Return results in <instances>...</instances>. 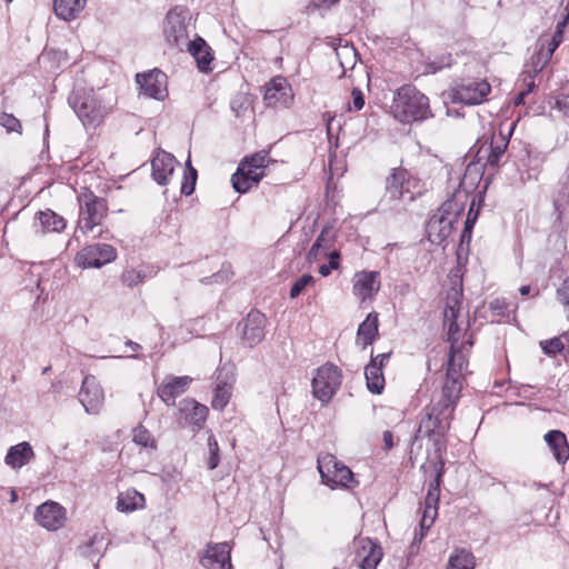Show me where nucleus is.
Here are the masks:
<instances>
[{"label": "nucleus", "mask_w": 569, "mask_h": 569, "mask_svg": "<svg viewBox=\"0 0 569 569\" xmlns=\"http://www.w3.org/2000/svg\"><path fill=\"white\" fill-rule=\"evenodd\" d=\"M336 232L332 227H323L307 254L309 262L331 258L333 252H339L335 247Z\"/></svg>", "instance_id": "obj_18"}, {"label": "nucleus", "mask_w": 569, "mask_h": 569, "mask_svg": "<svg viewBox=\"0 0 569 569\" xmlns=\"http://www.w3.org/2000/svg\"><path fill=\"white\" fill-rule=\"evenodd\" d=\"M382 439H383L385 448L387 450H390L393 448V435L391 431L386 430L382 435Z\"/></svg>", "instance_id": "obj_59"}, {"label": "nucleus", "mask_w": 569, "mask_h": 569, "mask_svg": "<svg viewBox=\"0 0 569 569\" xmlns=\"http://www.w3.org/2000/svg\"><path fill=\"white\" fill-rule=\"evenodd\" d=\"M365 376L369 391L377 395L381 393L385 388V377L376 359H371L370 363L366 366Z\"/></svg>", "instance_id": "obj_30"}, {"label": "nucleus", "mask_w": 569, "mask_h": 569, "mask_svg": "<svg viewBox=\"0 0 569 569\" xmlns=\"http://www.w3.org/2000/svg\"><path fill=\"white\" fill-rule=\"evenodd\" d=\"M37 219L42 233L61 232L67 226L63 217L57 214L52 210L39 211L37 213Z\"/></svg>", "instance_id": "obj_29"}, {"label": "nucleus", "mask_w": 569, "mask_h": 569, "mask_svg": "<svg viewBox=\"0 0 569 569\" xmlns=\"http://www.w3.org/2000/svg\"><path fill=\"white\" fill-rule=\"evenodd\" d=\"M391 112L395 119L402 123L423 121L433 116L428 97L410 84L402 86L396 91Z\"/></svg>", "instance_id": "obj_2"}, {"label": "nucleus", "mask_w": 569, "mask_h": 569, "mask_svg": "<svg viewBox=\"0 0 569 569\" xmlns=\"http://www.w3.org/2000/svg\"><path fill=\"white\" fill-rule=\"evenodd\" d=\"M179 411L189 425L199 430L207 420L209 409L194 399L187 398L180 401Z\"/></svg>", "instance_id": "obj_22"}, {"label": "nucleus", "mask_w": 569, "mask_h": 569, "mask_svg": "<svg viewBox=\"0 0 569 569\" xmlns=\"http://www.w3.org/2000/svg\"><path fill=\"white\" fill-rule=\"evenodd\" d=\"M102 541H103V537L96 533L93 535L89 542L86 545V550L83 551V553H86L87 556H91L93 553H99L100 549L99 548H96V545H102Z\"/></svg>", "instance_id": "obj_57"}, {"label": "nucleus", "mask_w": 569, "mask_h": 569, "mask_svg": "<svg viewBox=\"0 0 569 569\" xmlns=\"http://www.w3.org/2000/svg\"><path fill=\"white\" fill-rule=\"evenodd\" d=\"M560 40L539 39L537 47L541 48L548 57H552L556 49L559 47Z\"/></svg>", "instance_id": "obj_55"}, {"label": "nucleus", "mask_w": 569, "mask_h": 569, "mask_svg": "<svg viewBox=\"0 0 569 569\" xmlns=\"http://www.w3.org/2000/svg\"><path fill=\"white\" fill-rule=\"evenodd\" d=\"M508 147V140L500 133L493 136L488 148L480 150L487 153L486 164L496 167L499 164L501 157Z\"/></svg>", "instance_id": "obj_33"}, {"label": "nucleus", "mask_w": 569, "mask_h": 569, "mask_svg": "<svg viewBox=\"0 0 569 569\" xmlns=\"http://www.w3.org/2000/svg\"><path fill=\"white\" fill-rule=\"evenodd\" d=\"M411 184L402 183L403 199L407 201H412L415 199V193L410 190Z\"/></svg>", "instance_id": "obj_61"}, {"label": "nucleus", "mask_w": 569, "mask_h": 569, "mask_svg": "<svg viewBox=\"0 0 569 569\" xmlns=\"http://www.w3.org/2000/svg\"><path fill=\"white\" fill-rule=\"evenodd\" d=\"M87 0H54L53 9L58 18L70 21L84 9Z\"/></svg>", "instance_id": "obj_27"}, {"label": "nucleus", "mask_w": 569, "mask_h": 569, "mask_svg": "<svg viewBox=\"0 0 569 569\" xmlns=\"http://www.w3.org/2000/svg\"><path fill=\"white\" fill-rule=\"evenodd\" d=\"M433 521H435L433 518L422 517L420 520V527L421 528H430L432 526Z\"/></svg>", "instance_id": "obj_63"}, {"label": "nucleus", "mask_w": 569, "mask_h": 569, "mask_svg": "<svg viewBox=\"0 0 569 569\" xmlns=\"http://www.w3.org/2000/svg\"><path fill=\"white\" fill-rule=\"evenodd\" d=\"M230 551L228 542L208 543L200 562L206 569H231Z\"/></svg>", "instance_id": "obj_16"}, {"label": "nucleus", "mask_w": 569, "mask_h": 569, "mask_svg": "<svg viewBox=\"0 0 569 569\" xmlns=\"http://www.w3.org/2000/svg\"><path fill=\"white\" fill-rule=\"evenodd\" d=\"M473 204L475 202L472 201L470 208H469V211H468V216H467V219L465 221V228H463V231H462V234H461V239L462 241L465 239H470L471 238V230L476 223V220L478 218V211H473Z\"/></svg>", "instance_id": "obj_50"}, {"label": "nucleus", "mask_w": 569, "mask_h": 569, "mask_svg": "<svg viewBox=\"0 0 569 569\" xmlns=\"http://www.w3.org/2000/svg\"><path fill=\"white\" fill-rule=\"evenodd\" d=\"M545 440L550 447L555 458L559 463H563L569 458V446L566 436L559 430H551L545 435Z\"/></svg>", "instance_id": "obj_25"}, {"label": "nucleus", "mask_w": 569, "mask_h": 569, "mask_svg": "<svg viewBox=\"0 0 569 569\" xmlns=\"http://www.w3.org/2000/svg\"><path fill=\"white\" fill-rule=\"evenodd\" d=\"M536 53L531 58V72L533 74H537L543 70V68L549 63L550 57L546 54V52L537 47Z\"/></svg>", "instance_id": "obj_46"}, {"label": "nucleus", "mask_w": 569, "mask_h": 569, "mask_svg": "<svg viewBox=\"0 0 569 569\" xmlns=\"http://www.w3.org/2000/svg\"><path fill=\"white\" fill-rule=\"evenodd\" d=\"M79 401L89 415H96L102 408L104 392L94 376L88 375L84 377L79 392Z\"/></svg>", "instance_id": "obj_13"}, {"label": "nucleus", "mask_w": 569, "mask_h": 569, "mask_svg": "<svg viewBox=\"0 0 569 569\" xmlns=\"http://www.w3.org/2000/svg\"><path fill=\"white\" fill-rule=\"evenodd\" d=\"M116 257L117 251L111 244L94 243L84 247L76 259L83 268H100L113 261Z\"/></svg>", "instance_id": "obj_11"}, {"label": "nucleus", "mask_w": 569, "mask_h": 569, "mask_svg": "<svg viewBox=\"0 0 569 569\" xmlns=\"http://www.w3.org/2000/svg\"><path fill=\"white\" fill-rule=\"evenodd\" d=\"M489 309L493 316L497 317H508L509 316V305L503 298H497L489 303Z\"/></svg>", "instance_id": "obj_48"}, {"label": "nucleus", "mask_w": 569, "mask_h": 569, "mask_svg": "<svg viewBox=\"0 0 569 569\" xmlns=\"http://www.w3.org/2000/svg\"><path fill=\"white\" fill-rule=\"evenodd\" d=\"M378 313L370 312L367 318L359 325L357 330V345L361 346L363 349L367 346L373 343L378 336Z\"/></svg>", "instance_id": "obj_24"}, {"label": "nucleus", "mask_w": 569, "mask_h": 569, "mask_svg": "<svg viewBox=\"0 0 569 569\" xmlns=\"http://www.w3.org/2000/svg\"><path fill=\"white\" fill-rule=\"evenodd\" d=\"M186 49L196 59L198 68L201 71H207L209 69V64L212 61V56L210 53V48L204 42V40L198 38L193 41H190Z\"/></svg>", "instance_id": "obj_28"}, {"label": "nucleus", "mask_w": 569, "mask_h": 569, "mask_svg": "<svg viewBox=\"0 0 569 569\" xmlns=\"http://www.w3.org/2000/svg\"><path fill=\"white\" fill-rule=\"evenodd\" d=\"M462 379L458 378L455 367L447 371L439 397L433 398L423 410L415 440L427 438L433 442L437 450L445 443L456 405L460 398Z\"/></svg>", "instance_id": "obj_1"}, {"label": "nucleus", "mask_w": 569, "mask_h": 569, "mask_svg": "<svg viewBox=\"0 0 569 569\" xmlns=\"http://www.w3.org/2000/svg\"><path fill=\"white\" fill-rule=\"evenodd\" d=\"M390 352H386V353H380L378 355L377 357H371V359H376V362L378 363V366L381 367V369L383 368L385 363L389 360L390 358Z\"/></svg>", "instance_id": "obj_60"}, {"label": "nucleus", "mask_w": 569, "mask_h": 569, "mask_svg": "<svg viewBox=\"0 0 569 569\" xmlns=\"http://www.w3.org/2000/svg\"><path fill=\"white\" fill-rule=\"evenodd\" d=\"M34 519L39 526L54 531L64 525L66 510L58 502L47 501L37 508Z\"/></svg>", "instance_id": "obj_15"}, {"label": "nucleus", "mask_w": 569, "mask_h": 569, "mask_svg": "<svg viewBox=\"0 0 569 569\" xmlns=\"http://www.w3.org/2000/svg\"><path fill=\"white\" fill-rule=\"evenodd\" d=\"M352 104L349 103V110L359 111L365 106V97L360 89L353 88L351 91Z\"/></svg>", "instance_id": "obj_56"}, {"label": "nucleus", "mask_w": 569, "mask_h": 569, "mask_svg": "<svg viewBox=\"0 0 569 569\" xmlns=\"http://www.w3.org/2000/svg\"><path fill=\"white\" fill-rule=\"evenodd\" d=\"M541 348L546 355L555 356L559 352H561L565 348L563 342L561 338L555 337L552 339L541 341L540 342Z\"/></svg>", "instance_id": "obj_47"}, {"label": "nucleus", "mask_w": 569, "mask_h": 569, "mask_svg": "<svg viewBox=\"0 0 569 569\" xmlns=\"http://www.w3.org/2000/svg\"><path fill=\"white\" fill-rule=\"evenodd\" d=\"M197 170L191 166L190 157L186 162V170L183 176V181L181 183V193L184 196H190L194 191L196 182H197Z\"/></svg>", "instance_id": "obj_41"}, {"label": "nucleus", "mask_w": 569, "mask_h": 569, "mask_svg": "<svg viewBox=\"0 0 569 569\" xmlns=\"http://www.w3.org/2000/svg\"><path fill=\"white\" fill-rule=\"evenodd\" d=\"M231 396V385L227 382L217 383L213 392L211 406L216 410H222L229 402Z\"/></svg>", "instance_id": "obj_38"}, {"label": "nucleus", "mask_w": 569, "mask_h": 569, "mask_svg": "<svg viewBox=\"0 0 569 569\" xmlns=\"http://www.w3.org/2000/svg\"><path fill=\"white\" fill-rule=\"evenodd\" d=\"M460 297L461 291L457 289H451L446 299V308L443 312V318L453 319L458 318L459 309H460Z\"/></svg>", "instance_id": "obj_40"}, {"label": "nucleus", "mask_w": 569, "mask_h": 569, "mask_svg": "<svg viewBox=\"0 0 569 569\" xmlns=\"http://www.w3.org/2000/svg\"><path fill=\"white\" fill-rule=\"evenodd\" d=\"M263 101L271 108H288L293 101L291 86L286 78L277 76L264 86Z\"/></svg>", "instance_id": "obj_10"}, {"label": "nucleus", "mask_w": 569, "mask_h": 569, "mask_svg": "<svg viewBox=\"0 0 569 569\" xmlns=\"http://www.w3.org/2000/svg\"><path fill=\"white\" fill-rule=\"evenodd\" d=\"M437 515H438V508L425 506L422 517L436 519Z\"/></svg>", "instance_id": "obj_62"}, {"label": "nucleus", "mask_w": 569, "mask_h": 569, "mask_svg": "<svg viewBox=\"0 0 569 569\" xmlns=\"http://www.w3.org/2000/svg\"><path fill=\"white\" fill-rule=\"evenodd\" d=\"M557 300L565 308H569V277L565 278L556 290Z\"/></svg>", "instance_id": "obj_53"}, {"label": "nucleus", "mask_w": 569, "mask_h": 569, "mask_svg": "<svg viewBox=\"0 0 569 569\" xmlns=\"http://www.w3.org/2000/svg\"><path fill=\"white\" fill-rule=\"evenodd\" d=\"M33 457L34 452L31 445L27 441H22L9 448L4 462L12 469H20L29 463Z\"/></svg>", "instance_id": "obj_23"}, {"label": "nucleus", "mask_w": 569, "mask_h": 569, "mask_svg": "<svg viewBox=\"0 0 569 569\" xmlns=\"http://www.w3.org/2000/svg\"><path fill=\"white\" fill-rule=\"evenodd\" d=\"M402 183L411 184L416 181H411L406 170L393 169L386 183V191L391 199H403Z\"/></svg>", "instance_id": "obj_26"}, {"label": "nucleus", "mask_w": 569, "mask_h": 569, "mask_svg": "<svg viewBox=\"0 0 569 569\" xmlns=\"http://www.w3.org/2000/svg\"><path fill=\"white\" fill-rule=\"evenodd\" d=\"M428 530H429V528H421V527H420V532H419V535H418V533H416V536H415V538H413V543H416V542H420V541L423 539V537L426 536V532H427Z\"/></svg>", "instance_id": "obj_64"}, {"label": "nucleus", "mask_w": 569, "mask_h": 569, "mask_svg": "<svg viewBox=\"0 0 569 569\" xmlns=\"http://www.w3.org/2000/svg\"><path fill=\"white\" fill-rule=\"evenodd\" d=\"M0 126L7 129L8 132H20L21 123L20 121L12 114L9 113H0Z\"/></svg>", "instance_id": "obj_49"}, {"label": "nucleus", "mask_w": 569, "mask_h": 569, "mask_svg": "<svg viewBox=\"0 0 569 569\" xmlns=\"http://www.w3.org/2000/svg\"><path fill=\"white\" fill-rule=\"evenodd\" d=\"M490 91L491 87L486 80L466 79L453 86L448 97L455 103L473 106L483 102Z\"/></svg>", "instance_id": "obj_8"}, {"label": "nucleus", "mask_w": 569, "mask_h": 569, "mask_svg": "<svg viewBox=\"0 0 569 569\" xmlns=\"http://www.w3.org/2000/svg\"><path fill=\"white\" fill-rule=\"evenodd\" d=\"M475 556L465 548H457L450 555L447 569H475Z\"/></svg>", "instance_id": "obj_35"}, {"label": "nucleus", "mask_w": 569, "mask_h": 569, "mask_svg": "<svg viewBox=\"0 0 569 569\" xmlns=\"http://www.w3.org/2000/svg\"><path fill=\"white\" fill-rule=\"evenodd\" d=\"M260 177L256 173H247V171H240V166L231 177V183L233 189L239 193L249 191L253 186L260 182Z\"/></svg>", "instance_id": "obj_36"}, {"label": "nucleus", "mask_w": 569, "mask_h": 569, "mask_svg": "<svg viewBox=\"0 0 569 569\" xmlns=\"http://www.w3.org/2000/svg\"><path fill=\"white\" fill-rule=\"evenodd\" d=\"M442 476V470L439 469L436 473L433 481L429 483L428 492L425 498L426 507L438 508L439 495H440V478Z\"/></svg>", "instance_id": "obj_42"}, {"label": "nucleus", "mask_w": 569, "mask_h": 569, "mask_svg": "<svg viewBox=\"0 0 569 569\" xmlns=\"http://www.w3.org/2000/svg\"><path fill=\"white\" fill-rule=\"evenodd\" d=\"M379 289L380 278L378 271H361L355 274L352 291L360 301L372 299Z\"/></svg>", "instance_id": "obj_19"}, {"label": "nucleus", "mask_w": 569, "mask_h": 569, "mask_svg": "<svg viewBox=\"0 0 569 569\" xmlns=\"http://www.w3.org/2000/svg\"><path fill=\"white\" fill-rule=\"evenodd\" d=\"M569 201V160L561 176L559 177L553 203L556 207L568 203Z\"/></svg>", "instance_id": "obj_37"}, {"label": "nucleus", "mask_w": 569, "mask_h": 569, "mask_svg": "<svg viewBox=\"0 0 569 569\" xmlns=\"http://www.w3.org/2000/svg\"><path fill=\"white\" fill-rule=\"evenodd\" d=\"M461 198H467V196L461 192L455 193L430 217L426 231L431 243L440 246L450 236L453 223L463 211Z\"/></svg>", "instance_id": "obj_3"}, {"label": "nucleus", "mask_w": 569, "mask_h": 569, "mask_svg": "<svg viewBox=\"0 0 569 569\" xmlns=\"http://www.w3.org/2000/svg\"><path fill=\"white\" fill-rule=\"evenodd\" d=\"M341 381L342 373L337 366L332 363L321 366L317 369L311 382L315 398L322 403H328L339 390Z\"/></svg>", "instance_id": "obj_7"}, {"label": "nucleus", "mask_w": 569, "mask_h": 569, "mask_svg": "<svg viewBox=\"0 0 569 569\" xmlns=\"http://www.w3.org/2000/svg\"><path fill=\"white\" fill-rule=\"evenodd\" d=\"M136 81L147 97L163 100L167 97V76L160 70L138 73Z\"/></svg>", "instance_id": "obj_14"}, {"label": "nucleus", "mask_w": 569, "mask_h": 569, "mask_svg": "<svg viewBox=\"0 0 569 569\" xmlns=\"http://www.w3.org/2000/svg\"><path fill=\"white\" fill-rule=\"evenodd\" d=\"M313 277L310 274H302L299 279L295 281L290 290V297L297 298L307 286L313 282Z\"/></svg>", "instance_id": "obj_51"}, {"label": "nucleus", "mask_w": 569, "mask_h": 569, "mask_svg": "<svg viewBox=\"0 0 569 569\" xmlns=\"http://www.w3.org/2000/svg\"><path fill=\"white\" fill-rule=\"evenodd\" d=\"M177 163L178 161L171 153L163 150L158 151L151 161L153 179L159 184H167Z\"/></svg>", "instance_id": "obj_20"}, {"label": "nucleus", "mask_w": 569, "mask_h": 569, "mask_svg": "<svg viewBox=\"0 0 569 569\" xmlns=\"http://www.w3.org/2000/svg\"><path fill=\"white\" fill-rule=\"evenodd\" d=\"M144 506V496L137 490H128L118 496L117 509L121 512H132Z\"/></svg>", "instance_id": "obj_34"}, {"label": "nucleus", "mask_w": 569, "mask_h": 569, "mask_svg": "<svg viewBox=\"0 0 569 569\" xmlns=\"http://www.w3.org/2000/svg\"><path fill=\"white\" fill-rule=\"evenodd\" d=\"M318 470L322 483L331 489L337 487L352 489L358 485L352 471L330 453L318 458Z\"/></svg>", "instance_id": "obj_6"}, {"label": "nucleus", "mask_w": 569, "mask_h": 569, "mask_svg": "<svg viewBox=\"0 0 569 569\" xmlns=\"http://www.w3.org/2000/svg\"><path fill=\"white\" fill-rule=\"evenodd\" d=\"M144 272L136 269H128L122 272L121 281L127 287H134L144 280Z\"/></svg>", "instance_id": "obj_45"}, {"label": "nucleus", "mask_w": 569, "mask_h": 569, "mask_svg": "<svg viewBox=\"0 0 569 569\" xmlns=\"http://www.w3.org/2000/svg\"><path fill=\"white\" fill-rule=\"evenodd\" d=\"M68 102L82 124L88 128L100 126L111 111V108L104 106L94 93L84 90H74Z\"/></svg>", "instance_id": "obj_4"}, {"label": "nucleus", "mask_w": 569, "mask_h": 569, "mask_svg": "<svg viewBox=\"0 0 569 569\" xmlns=\"http://www.w3.org/2000/svg\"><path fill=\"white\" fill-rule=\"evenodd\" d=\"M79 219L78 229L88 233L100 226L107 217L108 204L103 198L96 196L90 189L81 188L78 193Z\"/></svg>", "instance_id": "obj_5"}, {"label": "nucleus", "mask_w": 569, "mask_h": 569, "mask_svg": "<svg viewBox=\"0 0 569 569\" xmlns=\"http://www.w3.org/2000/svg\"><path fill=\"white\" fill-rule=\"evenodd\" d=\"M452 64L451 54H443L438 60H433L427 64V71L436 73L437 71L450 67Z\"/></svg>", "instance_id": "obj_52"}, {"label": "nucleus", "mask_w": 569, "mask_h": 569, "mask_svg": "<svg viewBox=\"0 0 569 569\" xmlns=\"http://www.w3.org/2000/svg\"><path fill=\"white\" fill-rule=\"evenodd\" d=\"M360 543L363 553L362 568L376 569L382 557L381 547L370 539H362Z\"/></svg>", "instance_id": "obj_32"}, {"label": "nucleus", "mask_w": 569, "mask_h": 569, "mask_svg": "<svg viewBox=\"0 0 569 569\" xmlns=\"http://www.w3.org/2000/svg\"><path fill=\"white\" fill-rule=\"evenodd\" d=\"M269 162L268 152L260 151L257 152L250 157H246L239 164H240V171H247V173H256L260 177V179L263 178L264 172L263 169L267 167V163Z\"/></svg>", "instance_id": "obj_31"}, {"label": "nucleus", "mask_w": 569, "mask_h": 569, "mask_svg": "<svg viewBox=\"0 0 569 569\" xmlns=\"http://www.w3.org/2000/svg\"><path fill=\"white\" fill-rule=\"evenodd\" d=\"M543 163V158H541L539 154L528 156V169L526 171V176H522L523 181L528 180H538L539 173L541 171V167Z\"/></svg>", "instance_id": "obj_43"}, {"label": "nucleus", "mask_w": 569, "mask_h": 569, "mask_svg": "<svg viewBox=\"0 0 569 569\" xmlns=\"http://www.w3.org/2000/svg\"><path fill=\"white\" fill-rule=\"evenodd\" d=\"M533 76L535 74L531 71L523 72V82L526 84V89L522 91L526 92L527 94L532 92V90L536 87L535 81L532 80Z\"/></svg>", "instance_id": "obj_58"}, {"label": "nucleus", "mask_w": 569, "mask_h": 569, "mask_svg": "<svg viewBox=\"0 0 569 569\" xmlns=\"http://www.w3.org/2000/svg\"><path fill=\"white\" fill-rule=\"evenodd\" d=\"M191 382L192 378L189 376H167L158 387V396L167 406H173L176 399L188 390Z\"/></svg>", "instance_id": "obj_17"}, {"label": "nucleus", "mask_w": 569, "mask_h": 569, "mask_svg": "<svg viewBox=\"0 0 569 569\" xmlns=\"http://www.w3.org/2000/svg\"><path fill=\"white\" fill-rule=\"evenodd\" d=\"M339 258H340L339 252H333L332 257L328 258L329 259V263L328 264H321L319 267V273L322 277H327V276H329L331 273L332 270L338 269V267H339Z\"/></svg>", "instance_id": "obj_54"}, {"label": "nucleus", "mask_w": 569, "mask_h": 569, "mask_svg": "<svg viewBox=\"0 0 569 569\" xmlns=\"http://www.w3.org/2000/svg\"><path fill=\"white\" fill-rule=\"evenodd\" d=\"M445 325L448 327V340L450 342V352L448 358L447 371L455 367L458 378H463V371L467 369L468 366L465 349H467V346L470 348L472 346V341L468 340L467 342H462L459 345V328L457 325V318H445Z\"/></svg>", "instance_id": "obj_9"}, {"label": "nucleus", "mask_w": 569, "mask_h": 569, "mask_svg": "<svg viewBox=\"0 0 569 569\" xmlns=\"http://www.w3.org/2000/svg\"><path fill=\"white\" fill-rule=\"evenodd\" d=\"M132 441L143 448L156 449L157 442L152 433L142 425L132 430Z\"/></svg>", "instance_id": "obj_39"}, {"label": "nucleus", "mask_w": 569, "mask_h": 569, "mask_svg": "<svg viewBox=\"0 0 569 569\" xmlns=\"http://www.w3.org/2000/svg\"><path fill=\"white\" fill-rule=\"evenodd\" d=\"M164 34L167 41L179 50H183L190 42L186 26L178 14L169 13L167 16Z\"/></svg>", "instance_id": "obj_21"}, {"label": "nucleus", "mask_w": 569, "mask_h": 569, "mask_svg": "<svg viewBox=\"0 0 569 569\" xmlns=\"http://www.w3.org/2000/svg\"><path fill=\"white\" fill-rule=\"evenodd\" d=\"M267 318L258 310H251L246 319L238 325L242 342L252 348L264 338Z\"/></svg>", "instance_id": "obj_12"}, {"label": "nucleus", "mask_w": 569, "mask_h": 569, "mask_svg": "<svg viewBox=\"0 0 569 569\" xmlns=\"http://www.w3.org/2000/svg\"><path fill=\"white\" fill-rule=\"evenodd\" d=\"M208 450H209V459H208V468L213 470L218 467L220 462V449L218 441L213 435L208 437Z\"/></svg>", "instance_id": "obj_44"}]
</instances>
